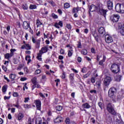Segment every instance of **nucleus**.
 Returning a JSON list of instances; mask_svg holds the SVG:
<instances>
[{"label":"nucleus","mask_w":124,"mask_h":124,"mask_svg":"<svg viewBox=\"0 0 124 124\" xmlns=\"http://www.w3.org/2000/svg\"><path fill=\"white\" fill-rule=\"evenodd\" d=\"M96 8L97 12L98 13V14H100L101 15L104 16V17H106L107 10L104 9V5L102 4V3H99L97 4Z\"/></svg>","instance_id":"obj_1"},{"label":"nucleus","mask_w":124,"mask_h":124,"mask_svg":"<svg viewBox=\"0 0 124 124\" xmlns=\"http://www.w3.org/2000/svg\"><path fill=\"white\" fill-rule=\"evenodd\" d=\"M115 9L116 12L124 13V4L117 3L115 6Z\"/></svg>","instance_id":"obj_2"},{"label":"nucleus","mask_w":124,"mask_h":124,"mask_svg":"<svg viewBox=\"0 0 124 124\" xmlns=\"http://www.w3.org/2000/svg\"><path fill=\"white\" fill-rule=\"evenodd\" d=\"M107 109L108 112L110 114H112V115H116V111H115V109H114V105L109 103L107 105Z\"/></svg>","instance_id":"obj_3"},{"label":"nucleus","mask_w":124,"mask_h":124,"mask_svg":"<svg viewBox=\"0 0 124 124\" xmlns=\"http://www.w3.org/2000/svg\"><path fill=\"white\" fill-rule=\"evenodd\" d=\"M110 69L113 73H118L120 72V66L117 64L114 63L111 65Z\"/></svg>","instance_id":"obj_4"},{"label":"nucleus","mask_w":124,"mask_h":124,"mask_svg":"<svg viewBox=\"0 0 124 124\" xmlns=\"http://www.w3.org/2000/svg\"><path fill=\"white\" fill-rule=\"evenodd\" d=\"M117 92V89L114 87H111L108 92V95L109 97H113L114 96V94Z\"/></svg>","instance_id":"obj_5"},{"label":"nucleus","mask_w":124,"mask_h":124,"mask_svg":"<svg viewBox=\"0 0 124 124\" xmlns=\"http://www.w3.org/2000/svg\"><path fill=\"white\" fill-rule=\"evenodd\" d=\"M120 19V16L119 14H114L110 16V19L113 23H117Z\"/></svg>","instance_id":"obj_6"},{"label":"nucleus","mask_w":124,"mask_h":124,"mask_svg":"<svg viewBox=\"0 0 124 124\" xmlns=\"http://www.w3.org/2000/svg\"><path fill=\"white\" fill-rule=\"evenodd\" d=\"M31 40L33 43H35V48H36V49H39V48L40 47V40H35V39L33 37H31Z\"/></svg>","instance_id":"obj_7"},{"label":"nucleus","mask_w":124,"mask_h":124,"mask_svg":"<svg viewBox=\"0 0 124 124\" xmlns=\"http://www.w3.org/2000/svg\"><path fill=\"white\" fill-rule=\"evenodd\" d=\"M112 81V79L109 77H107L104 80V84L106 87H108L110 85V83Z\"/></svg>","instance_id":"obj_8"},{"label":"nucleus","mask_w":124,"mask_h":124,"mask_svg":"<svg viewBox=\"0 0 124 124\" xmlns=\"http://www.w3.org/2000/svg\"><path fill=\"white\" fill-rule=\"evenodd\" d=\"M105 39L106 43H112L113 42V38L108 34L106 35Z\"/></svg>","instance_id":"obj_9"},{"label":"nucleus","mask_w":124,"mask_h":124,"mask_svg":"<svg viewBox=\"0 0 124 124\" xmlns=\"http://www.w3.org/2000/svg\"><path fill=\"white\" fill-rule=\"evenodd\" d=\"M22 27L24 30H28V29H29V28L31 27V23L30 22L25 21L23 22Z\"/></svg>","instance_id":"obj_10"},{"label":"nucleus","mask_w":124,"mask_h":124,"mask_svg":"<svg viewBox=\"0 0 124 124\" xmlns=\"http://www.w3.org/2000/svg\"><path fill=\"white\" fill-rule=\"evenodd\" d=\"M34 103L37 110L40 111L41 110V101L39 100H36L34 101Z\"/></svg>","instance_id":"obj_11"},{"label":"nucleus","mask_w":124,"mask_h":124,"mask_svg":"<svg viewBox=\"0 0 124 124\" xmlns=\"http://www.w3.org/2000/svg\"><path fill=\"white\" fill-rule=\"evenodd\" d=\"M49 46H45L42 47L41 50L39 51V53H41V54H44V53H47L48 52V47Z\"/></svg>","instance_id":"obj_12"},{"label":"nucleus","mask_w":124,"mask_h":124,"mask_svg":"<svg viewBox=\"0 0 124 124\" xmlns=\"http://www.w3.org/2000/svg\"><path fill=\"white\" fill-rule=\"evenodd\" d=\"M21 49H26V50H31V46L29 44H25L21 46Z\"/></svg>","instance_id":"obj_13"},{"label":"nucleus","mask_w":124,"mask_h":124,"mask_svg":"<svg viewBox=\"0 0 124 124\" xmlns=\"http://www.w3.org/2000/svg\"><path fill=\"white\" fill-rule=\"evenodd\" d=\"M98 32L100 34H101V35H102L103 36V35H105V29L103 27L99 28L98 30Z\"/></svg>","instance_id":"obj_14"},{"label":"nucleus","mask_w":124,"mask_h":124,"mask_svg":"<svg viewBox=\"0 0 124 124\" xmlns=\"http://www.w3.org/2000/svg\"><path fill=\"white\" fill-rule=\"evenodd\" d=\"M63 23L62 21H60L59 22H56L54 24V27L56 28V29H60V27L61 28H62Z\"/></svg>","instance_id":"obj_15"},{"label":"nucleus","mask_w":124,"mask_h":124,"mask_svg":"<svg viewBox=\"0 0 124 124\" xmlns=\"http://www.w3.org/2000/svg\"><path fill=\"white\" fill-rule=\"evenodd\" d=\"M54 124H60V123H62V118L61 116H58L57 118L54 120Z\"/></svg>","instance_id":"obj_16"},{"label":"nucleus","mask_w":124,"mask_h":124,"mask_svg":"<svg viewBox=\"0 0 124 124\" xmlns=\"http://www.w3.org/2000/svg\"><path fill=\"white\" fill-rule=\"evenodd\" d=\"M89 10L91 12H93V11H97L96 6L92 4L89 7Z\"/></svg>","instance_id":"obj_17"},{"label":"nucleus","mask_w":124,"mask_h":124,"mask_svg":"<svg viewBox=\"0 0 124 124\" xmlns=\"http://www.w3.org/2000/svg\"><path fill=\"white\" fill-rule=\"evenodd\" d=\"M117 118H119V119L117 118L116 122L117 123V124H122V118H121V114L118 113L116 114Z\"/></svg>","instance_id":"obj_18"},{"label":"nucleus","mask_w":124,"mask_h":124,"mask_svg":"<svg viewBox=\"0 0 124 124\" xmlns=\"http://www.w3.org/2000/svg\"><path fill=\"white\" fill-rule=\"evenodd\" d=\"M107 6L108 9H113V2L110 0H108L107 2Z\"/></svg>","instance_id":"obj_19"},{"label":"nucleus","mask_w":124,"mask_h":124,"mask_svg":"<svg viewBox=\"0 0 124 124\" xmlns=\"http://www.w3.org/2000/svg\"><path fill=\"white\" fill-rule=\"evenodd\" d=\"M72 55H73V48L71 47L70 49L68 50V56L69 58H71V57H72Z\"/></svg>","instance_id":"obj_20"},{"label":"nucleus","mask_w":124,"mask_h":124,"mask_svg":"<svg viewBox=\"0 0 124 124\" xmlns=\"http://www.w3.org/2000/svg\"><path fill=\"white\" fill-rule=\"evenodd\" d=\"M106 60V56L105 55L103 56V60H101L99 62V65H101L102 66H103L104 65V64H103V62H105V61Z\"/></svg>","instance_id":"obj_21"},{"label":"nucleus","mask_w":124,"mask_h":124,"mask_svg":"<svg viewBox=\"0 0 124 124\" xmlns=\"http://www.w3.org/2000/svg\"><path fill=\"white\" fill-rule=\"evenodd\" d=\"M47 14H48V11H46L45 8L42 11V15L44 18H46L47 17Z\"/></svg>","instance_id":"obj_22"},{"label":"nucleus","mask_w":124,"mask_h":124,"mask_svg":"<svg viewBox=\"0 0 124 124\" xmlns=\"http://www.w3.org/2000/svg\"><path fill=\"white\" fill-rule=\"evenodd\" d=\"M80 9H81V8L79 7L78 6L74 7L72 10V13H78Z\"/></svg>","instance_id":"obj_23"},{"label":"nucleus","mask_w":124,"mask_h":124,"mask_svg":"<svg viewBox=\"0 0 124 124\" xmlns=\"http://www.w3.org/2000/svg\"><path fill=\"white\" fill-rule=\"evenodd\" d=\"M113 120L112 119V118L110 116H108L106 118V123H108V124H111L112 123Z\"/></svg>","instance_id":"obj_24"},{"label":"nucleus","mask_w":124,"mask_h":124,"mask_svg":"<svg viewBox=\"0 0 124 124\" xmlns=\"http://www.w3.org/2000/svg\"><path fill=\"white\" fill-rule=\"evenodd\" d=\"M114 79L117 82H120L122 80V76L118 75L114 77Z\"/></svg>","instance_id":"obj_25"},{"label":"nucleus","mask_w":124,"mask_h":124,"mask_svg":"<svg viewBox=\"0 0 124 124\" xmlns=\"http://www.w3.org/2000/svg\"><path fill=\"white\" fill-rule=\"evenodd\" d=\"M69 77L70 82H73V81H74V73H71Z\"/></svg>","instance_id":"obj_26"},{"label":"nucleus","mask_w":124,"mask_h":124,"mask_svg":"<svg viewBox=\"0 0 124 124\" xmlns=\"http://www.w3.org/2000/svg\"><path fill=\"white\" fill-rule=\"evenodd\" d=\"M16 75L13 74H11L9 76L10 79H11L12 81H14V80H15V78H16Z\"/></svg>","instance_id":"obj_27"},{"label":"nucleus","mask_w":124,"mask_h":124,"mask_svg":"<svg viewBox=\"0 0 124 124\" xmlns=\"http://www.w3.org/2000/svg\"><path fill=\"white\" fill-rule=\"evenodd\" d=\"M82 106L83 108H85L86 109H90L91 108V105L88 104V103L83 104Z\"/></svg>","instance_id":"obj_28"},{"label":"nucleus","mask_w":124,"mask_h":124,"mask_svg":"<svg viewBox=\"0 0 124 124\" xmlns=\"http://www.w3.org/2000/svg\"><path fill=\"white\" fill-rule=\"evenodd\" d=\"M23 118H24V114L22 113H19L17 116L18 121H21V120L23 119Z\"/></svg>","instance_id":"obj_29"},{"label":"nucleus","mask_w":124,"mask_h":124,"mask_svg":"<svg viewBox=\"0 0 124 124\" xmlns=\"http://www.w3.org/2000/svg\"><path fill=\"white\" fill-rule=\"evenodd\" d=\"M11 57H12V54H11L10 53H6L4 55V58L7 60H9Z\"/></svg>","instance_id":"obj_30"},{"label":"nucleus","mask_w":124,"mask_h":124,"mask_svg":"<svg viewBox=\"0 0 124 124\" xmlns=\"http://www.w3.org/2000/svg\"><path fill=\"white\" fill-rule=\"evenodd\" d=\"M42 57V54L39 52L37 54V59L39 61V62H41L42 61V58H41Z\"/></svg>","instance_id":"obj_31"},{"label":"nucleus","mask_w":124,"mask_h":124,"mask_svg":"<svg viewBox=\"0 0 124 124\" xmlns=\"http://www.w3.org/2000/svg\"><path fill=\"white\" fill-rule=\"evenodd\" d=\"M93 36H94L96 41L97 42H98V35H97L96 32H93Z\"/></svg>","instance_id":"obj_32"},{"label":"nucleus","mask_w":124,"mask_h":124,"mask_svg":"<svg viewBox=\"0 0 124 124\" xmlns=\"http://www.w3.org/2000/svg\"><path fill=\"white\" fill-rule=\"evenodd\" d=\"M6 91H7V85H4L2 88V92L4 93H5Z\"/></svg>","instance_id":"obj_33"},{"label":"nucleus","mask_w":124,"mask_h":124,"mask_svg":"<svg viewBox=\"0 0 124 124\" xmlns=\"http://www.w3.org/2000/svg\"><path fill=\"white\" fill-rule=\"evenodd\" d=\"M119 31L122 35H124V27H121L119 29Z\"/></svg>","instance_id":"obj_34"},{"label":"nucleus","mask_w":124,"mask_h":124,"mask_svg":"<svg viewBox=\"0 0 124 124\" xmlns=\"http://www.w3.org/2000/svg\"><path fill=\"white\" fill-rule=\"evenodd\" d=\"M25 60L26 61H28V62H27L28 64L30 63V62H31V56H26L25 58Z\"/></svg>","instance_id":"obj_35"},{"label":"nucleus","mask_w":124,"mask_h":124,"mask_svg":"<svg viewBox=\"0 0 124 124\" xmlns=\"http://www.w3.org/2000/svg\"><path fill=\"white\" fill-rule=\"evenodd\" d=\"M56 111H62V107L61 106H57L55 108Z\"/></svg>","instance_id":"obj_36"},{"label":"nucleus","mask_w":124,"mask_h":124,"mask_svg":"<svg viewBox=\"0 0 124 124\" xmlns=\"http://www.w3.org/2000/svg\"><path fill=\"white\" fill-rule=\"evenodd\" d=\"M123 99V96L122 95H118L117 97V101H121Z\"/></svg>","instance_id":"obj_37"},{"label":"nucleus","mask_w":124,"mask_h":124,"mask_svg":"<svg viewBox=\"0 0 124 124\" xmlns=\"http://www.w3.org/2000/svg\"><path fill=\"white\" fill-rule=\"evenodd\" d=\"M31 81L32 84H36V83H37V78H36V77H34L32 78Z\"/></svg>","instance_id":"obj_38"},{"label":"nucleus","mask_w":124,"mask_h":124,"mask_svg":"<svg viewBox=\"0 0 124 124\" xmlns=\"http://www.w3.org/2000/svg\"><path fill=\"white\" fill-rule=\"evenodd\" d=\"M22 7L24 10H28V8H29L28 5L26 4H23Z\"/></svg>","instance_id":"obj_39"},{"label":"nucleus","mask_w":124,"mask_h":124,"mask_svg":"<svg viewBox=\"0 0 124 124\" xmlns=\"http://www.w3.org/2000/svg\"><path fill=\"white\" fill-rule=\"evenodd\" d=\"M81 54L82 55H86L87 54H88V51L86 49H82L81 50Z\"/></svg>","instance_id":"obj_40"},{"label":"nucleus","mask_w":124,"mask_h":124,"mask_svg":"<svg viewBox=\"0 0 124 124\" xmlns=\"http://www.w3.org/2000/svg\"><path fill=\"white\" fill-rule=\"evenodd\" d=\"M24 70L25 74H28L30 72V71L29 70V69H28V67H25L24 68Z\"/></svg>","instance_id":"obj_41"},{"label":"nucleus","mask_w":124,"mask_h":124,"mask_svg":"<svg viewBox=\"0 0 124 124\" xmlns=\"http://www.w3.org/2000/svg\"><path fill=\"white\" fill-rule=\"evenodd\" d=\"M64 8H69L70 7V5L68 3H65L64 4Z\"/></svg>","instance_id":"obj_42"},{"label":"nucleus","mask_w":124,"mask_h":124,"mask_svg":"<svg viewBox=\"0 0 124 124\" xmlns=\"http://www.w3.org/2000/svg\"><path fill=\"white\" fill-rule=\"evenodd\" d=\"M29 8L30 9H35V8H36V5L31 4L30 5Z\"/></svg>","instance_id":"obj_43"},{"label":"nucleus","mask_w":124,"mask_h":124,"mask_svg":"<svg viewBox=\"0 0 124 124\" xmlns=\"http://www.w3.org/2000/svg\"><path fill=\"white\" fill-rule=\"evenodd\" d=\"M11 53H10L12 56L14 55V52H16V49H10Z\"/></svg>","instance_id":"obj_44"},{"label":"nucleus","mask_w":124,"mask_h":124,"mask_svg":"<svg viewBox=\"0 0 124 124\" xmlns=\"http://www.w3.org/2000/svg\"><path fill=\"white\" fill-rule=\"evenodd\" d=\"M24 108H25V109H29V108H31V105L27 104H24Z\"/></svg>","instance_id":"obj_45"},{"label":"nucleus","mask_w":124,"mask_h":124,"mask_svg":"<svg viewBox=\"0 0 124 124\" xmlns=\"http://www.w3.org/2000/svg\"><path fill=\"white\" fill-rule=\"evenodd\" d=\"M40 73H41V70H40V69L36 70L35 71V75H38V74H40Z\"/></svg>","instance_id":"obj_46"},{"label":"nucleus","mask_w":124,"mask_h":124,"mask_svg":"<svg viewBox=\"0 0 124 124\" xmlns=\"http://www.w3.org/2000/svg\"><path fill=\"white\" fill-rule=\"evenodd\" d=\"M44 38H47V39H49V37L50 36V33H47L46 34L45 33H44Z\"/></svg>","instance_id":"obj_47"},{"label":"nucleus","mask_w":124,"mask_h":124,"mask_svg":"<svg viewBox=\"0 0 124 124\" xmlns=\"http://www.w3.org/2000/svg\"><path fill=\"white\" fill-rule=\"evenodd\" d=\"M51 16L53 19H58V16L54 13L52 14Z\"/></svg>","instance_id":"obj_48"},{"label":"nucleus","mask_w":124,"mask_h":124,"mask_svg":"<svg viewBox=\"0 0 124 124\" xmlns=\"http://www.w3.org/2000/svg\"><path fill=\"white\" fill-rule=\"evenodd\" d=\"M37 26H41L42 25V23L41 22H40V20L37 19L36 22Z\"/></svg>","instance_id":"obj_49"},{"label":"nucleus","mask_w":124,"mask_h":124,"mask_svg":"<svg viewBox=\"0 0 124 124\" xmlns=\"http://www.w3.org/2000/svg\"><path fill=\"white\" fill-rule=\"evenodd\" d=\"M2 68L5 72H6V71H7V67H6V66L2 65Z\"/></svg>","instance_id":"obj_50"},{"label":"nucleus","mask_w":124,"mask_h":124,"mask_svg":"<svg viewBox=\"0 0 124 124\" xmlns=\"http://www.w3.org/2000/svg\"><path fill=\"white\" fill-rule=\"evenodd\" d=\"M42 123V120H41V119H40L39 120L36 121V124H41Z\"/></svg>","instance_id":"obj_51"},{"label":"nucleus","mask_w":124,"mask_h":124,"mask_svg":"<svg viewBox=\"0 0 124 124\" xmlns=\"http://www.w3.org/2000/svg\"><path fill=\"white\" fill-rule=\"evenodd\" d=\"M90 93H94L95 94H96L97 92L96 90H92L90 91Z\"/></svg>","instance_id":"obj_52"},{"label":"nucleus","mask_w":124,"mask_h":124,"mask_svg":"<svg viewBox=\"0 0 124 124\" xmlns=\"http://www.w3.org/2000/svg\"><path fill=\"white\" fill-rule=\"evenodd\" d=\"M10 97H11V95H10L9 96H4V100H7V99L8 100L9 99H10Z\"/></svg>","instance_id":"obj_53"},{"label":"nucleus","mask_w":124,"mask_h":124,"mask_svg":"<svg viewBox=\"0 0 124 124\" xmlns=\"http://www.w3.org/2000/svg\"><path fill=\"white\" fill-rule=\"evenodd\" d=\"M65 51L63 49L61 48L60 50V54L61 55H64Z\"/></svg>","instance_id":"obj_54"},{"label":"nucleus","mask_w":124,"mask_h":124,"mask_svg":"<svg viewBox=\"0 0 124 124\" xmlns=\"http://www.w3.org/2000/svg\"><path fill=\"white\" fill-rule=\"evenodd\" d=\"M13 96H14V97H17V96H19V94L17 92H15L13 93Z\"/></svg>","instance_id":"obj_55"},{"label":"nucleus","mask_w":124,"mask_h":124,"mask_svg":"<svg viewBox=\"0 0 124 124\" xmlns=\"http://www.w3.org/2000/svg\"><path fill=\"white\" fill-rule=\"evenodd\" d=\"M78 48H79L80 49H82V45H81V42H78Z\"/></svg>","instance_id":"obj_56"},{"label":"nucleus","mask_w":124,"mask_h":124,"mask_svg":"<svg viewBox=\"0 0 124 124\" xmlns=\"http://www.w3.org/2000/svg\"><path fill=\"white\" fill-rule=\"evenodd\" d=\"M66 27L67 28V29L68 30H71V25H70V24H66Z\"/></svg>","instance_id":"obj_57"},{"label":"nucleus","mask_w":124,"mask_h":124,"mask_svg":"<svg viewBox=\"0 0 124 124\" xmlns=\"http://www.w3.org/2000/svg\"><path fill=\"white\" fill-rule=\"evenodd\" d=\"M87 71V69L86 68H83L81 70V72L82 73H86Z\"/></svg>","instance_id":"obj_58"},{"label":"nucleus","mask_w":124,"mask_h":124,"mask_svg":"<svg viewBox=\"0 0 124 124\" xmlns=\"http://www.w3.org/2000/svg\"><path fill=\"white\" fill-rule=\"evenodd\" d=\"M85 59L86 60V61H88V62H91L92 59L90 58V57H88V56H85Z\"/></svg>","instance_id":"obj_59"},{"label":"nucleus","mask_w":124,"mask_h":124,"mask_svg":"<svg viewBox=\"0 0 124 124\" xmlns=\"http://www.w3.org/2000/svg\"><path fill=\"white\" fill-rule=\"evenodd\" d=\"M48 3H50V4H51L52 6H54L55 5V2L53 1L52 0L51 1H48Z\"/></svg>","instance_id":"obj_60"},{"label":"nucleus","mask_w":124,"mask_h":124,"mask_svg":"<svg viewBox=\"0 0 124 124\" xmlns=\"http://www.w3.org/2000/svg\"><path fill=\"white\" fill-rule=\"evenodd\" d=\"M84 33H86L87 34L89 33V29H85L84 30Z\"/></svg>","instance_id":"obj_61"},{"label":"nucleus","mask_w":124,"mask_h":124,"mask_svg":"<svg viewBox=\"0 0 124 124\" xmlns=\"http://www.w3.org/2000/svg\"><path fill=\"white\" fill-rule=\"evenodd\" d=\"M27 79H28V78H25V77H24V78H20V81H26V80H27Z\"/></svg>","instance_id":"obj_62"},{"label":"nucleus","mask_w":124,"mask_h":124,"mask_svg":"<svg viewBox=\"0 0 124 124\" xmlns=\"http://www.w3.org/2000/svg\"><path fill=\"white\" fill-rule=\"evenodd\" d=\"M91 52L93 53V54H95V49L94 48L92 47L91 48Z\"/></svg>","instance_id":"obj_63"},{"label":"nucleus","mask_w":124,"mask_h":124,"mask_svg":"<svg viewBox=\"0 0 124 124\" xmlns=\"http://www.w3.org/2000/svg\"><path fill=\"white\" fill-rule=\"evenodd\" d=\"M65 123L66 124H69L70 123V120H69V119L67 118L65 120Z\"/></svg>","instance_id":"obj_64"}]
</instances>
